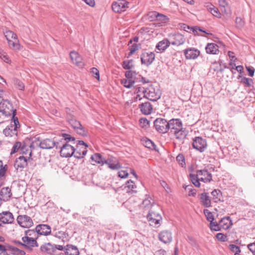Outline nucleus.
Segmentation results:
<instances>
[{"instance_id":"4be33fe9","label":"nucleus","mask_w":255,"mask_h":255,"mask_svg":"<svg viewBox=\"0 0 255 255\" xmlns=\"http://www.w3.org/2000/svg\"><path fill=\"white\" fill-rule=\"evenodd\" d=\"M139 108L142 114L145 115H148L151 113L152 111V107L151 104L148 102L142 103L139 105Z\"/></svg>"},{"instance_id":"72a5a7b5","label":"nucleus","mask_w":255,"mask_h":255,"mask_svg":"<svg viewBox=\"0 0 255 255\" xmlns=\"http://www.w3.org/2000/svg\"><path fill=\"white\" fill-rule=\"evenodd\" d=\"M9 253H6V255H25V253L24 251L20 250L17 248L9 247Z\"/></svg>"},{"instance_id":"7ed1b4c3","label":"nucleus","mask_w":255,"mask_h":255,"mask_svg":"<svg viewBox=\"0 0 255 255\" xmlns=\"http://www.w3.org/2000/svg\"><path fill=\"white\" fill-rule=\"evenodd\" d=\"M14 111L16 113L15 109H13L12 104L7 100L2 99L0 102V112L5 116H12Z\"/></svg>"},{"instance_id":"2f4dec72","label":"nucleus","mask_w":255,"mask_h":255,"mask_svg":"<svg viewBox=\"0 0 255 255\" xmlns=\"http://www.w3.org/2000/svg\"><path fill=\"white\" fill-rule=\"evenodd\" d=\"M170 44V42L167 39H163L157 43L156 48L160 51H163L169 46Z\"/></svg>"},{"instance_id":"6e6552de","label":"nucleus","mask_w":255,"mask_h":255,"mask_svg":"<svg viewBox=\"0 0 255 255\" xmlns=\"http://www.w3.org/2000/svg\"><path fill=\"white\" fill-rule=\"evenodd\" d=\"M147 218L149 222L150 225L152 226H158L159 224V222L162 219L159 213L155 212L153 209H150L148 211Z\"/></svg>"},{"instance_id":"a211bd4d","label":"nucleus","mask_w":255,"mask_h":255,"mask_svg":"<svg viewBox=\"0 0 255 255\" xmlns=\"http://www.w3.org/2000/svg\"><path fill=\"white\" fill-rule=\"evenodd\" d=\"M70 56L72 61L76 65L80 67H82L84 66L82 58L77 52L74 51L71 52Z\"/></svg>"},{"instance_id":"052dcab7","label":"nucleus","mask_w":255,"mask_h":255,"mask_svg":"<svg viewBox=\"0 0 255 255\" xmlns=\"http://www.w3.org/2000/svg\"><path fill=\"white\" fill-rule=\"evenodd\" d=\"M81 154V150L80 149V150H78V147L77 148V149L74 147V152L72 155H73L74 157L78 159L82 158V155Z\"/></svg>"},{"instance_id":"4d7b16f0","label":"nucleus","mask_w":255,"mask_h":255,"mask_svg":"<svg viewBox=\"0 0 255 255\" xmlns=\"http://www.w3.org/2000/svg\"><path fill=\"white\" fill-rule=\"evenodd\" d=\"M176 160L182 167L185 165V158L183 154H178L176 157Z\"/></svg>"},{"instance_id":"f03ea898","label":"nucleus","mask_w":255,"mask_h":255,"mask_svg":"<svg viewBox=\"0 0 255 255\" xmlns=\"http://www.w3.org/2000/svg\"><path fill=\"white\" fill-rule=\"evenodd\" d=\"M16 112L14 111L11 123L3 130V133L6 136H12L17 134V128L19 127L18 118L15 117Z\"/></svg>"},{"instance_id":"a18cd8bd","label":"nucleus","mask_w":255,"mask_h":255,"mask_svg":"<svg viewBox=\"0 0 255 255\" xmlns=\"http://www.w3.org/2000/svg\"><path fill=\"white\" fill-rule=\"evenodd\" d=\"M150 122L146 118H142L139 120L140 127L142 128H147L149 127Z\"/></svg>"},{"instance_id":"473e14b6","label":"nucleus","mask_w":255,"mask_h":255,"mask_svg":"<svg viewBox=\"0 0 255 255\" xmlns=\"http://www.w3.org/2000/svg\"><path fill=\"white\" fill-rule=\"evenodd\" d=\"M8 46L10 48L15 50H19L20 49V46L17 37L16 38H14L12 40L8 41Z\"/></svg>"},{"instance_id":"49530a36","label":"nucleus","mask_w":255,"mask_h":255,"mask_svg":"<svg viewBox=\"0 0 255 255\" xmlns=\"http://www.w3.org/2000/svg\"><path fill=\"white\" fill-rule=\"evenodd\" d=\"M233 225L232 221L229 216L224 217V230L229 229Z\"/></svg>"},{"instance_id":"39448f33","label":"nucleus","mask_w":255,"mask_h":255,"mask_svg":"<svg viewBox=\"0 0 255 255\" xmlns=\"http://www.w3.org/2000/svg\"><path fill=\"white\" fill-rule=\"evenodd\" d=\"M154 127L156 131L161 133L168 131V122L163 118H157L153 122Z\"/></svg>"},{"instance_id":"cd10ccee","label":"nucleus","mask_w":255,"mask_h":255,"mask_svg":"<svg viewBox=\"0 0 255 255\" xmlns=\"http://www.w3.org/2000/svg\"><path fill=\"white\" fill-rule=\"evenodd\" d=\"M66 255H79L78 248L72 245H68L65 248Z\"/></svg>"},{"instance_id":"c9c22d12","label":"nucleus","mask_w":255,"mask_h":255,"mask_svg":"<svg viewBox=\"0 0 255 255\" xmlns=\"http://www.w3.org/2000/svg\"><path fill=\"white\" fill-rule=\"evenodd\" d=\"M135 188L134 183L131 180H128L125 186V189L127 191V192H135L134 189Z\"/></svg>"},{"instance_id":"0e129e2a","label":"nucleus","mask_w":255,"mask_h":255,"mask_svg":"<svg viewBox=\"0 0 255 255\" xmlns=\"http://www.w3.org/2000/svg\"><path fill=\"white\" fill-rule=\"evenodd\" d=\"M62 136L64 138V140H66L67 142L74 141L75 140V138L74 137L71 136L69 134L63 133Z\"/></svg>"},{"instance_id":"412c9836","label":"nucleus","mask_w":255,"mask_h":255,"mask_svg":"<svg viewBox=\"0 0 255 255\" xmlns=\"http://www.w3.org/2000/svg\"><path fill=\"white\" fill-rule=\"evenodd\" d=\"M12 196L11 189L8 187L2 188L0 191V200L3 201L9 200Z\"/></svg>"},{"instance_id":"58836bf2","label":"nucleus","mask_w":255,"mask_h":255,"mask_svg":"<svg viewBox=\"0 0 255 255\" xmlns=\"http://www.w3.org/2000/svg\"><path fill=\"white\" fill-rule=\"evenodd\" d=\"M4 36L7 41H9L11 40H12L14 38H16L17 37V35L15 33L12 32L11 30H6L4 32Z\"/></svg>"},{"instance_id":"f8f14e48","label":"nucleus","mask_w":255,"mask_h":255,"mask_svg":"<svg viewBox=\"0 0 255 255\" xmlns=\"http://www.w3.org/2000/svg\"><path fill=\"white\" fill-rule=\"evenodd\" d=\"M60 149V155L62 157H70L72 156L74 152V147L68 143L63 144L62 146H58Z\"/></svg>"},{"instance_id":"9d476101","label":"nucleus","mask_w":255,"mask_h":255,"mask_svg":"<svg viewBox=\"0 0 255 255\" xmlns=\"http://www.w3.org/2000/svg\"><path fill=\"white\" fill-rule=\"evenodd\" d=\"M192 145L194 148L200 152H203L206 148L207 144L205 139L198 136L193 139Z\"/></svg>"},{"instance_id":"09e8293b","label":"nucleus","mask_w":255,"mask_h":255,"mask_svg":"<svg viewBox=\"0 0 255 255\" xmlns=\"http://www.w3.org/2000/svg\"><path fill=\"white\" fill-rule=\"evenodd\" d=\"M143 145L145 147L151 149H155V144L150 139H146L143 141Z\"/></svg>"},{"instance_id":"bb28decb","label":"nucleus","mask_w":255,"mask_h":255,"mask_svg":"<svg viewBox=\"0 0 255 255\" xmlns=\"http://www.w3.org/2000/svg\"><path fill=\"white\" fill-rule=\"evenodd\" d=\"M185 41L184 36L180 33L175 34L173 37V40L170 43L173 45H180L183 44Z\"/></svg>"},{"instance_id":"e433bc0d","label":"nucleus","mask_w":255,"mask_h":255,"mask_svg":"<svg viewBox=\"0 0 255 255\" xmlns=\"http://www.w3.org/2000/svg\"><path fill=\"white\" fill-rule=\"evenodd\" d=\"M151 198L150 197H148L147 198L143 200L142 203V207L149 209L150 208H153L154 207L158 208L157 206L153 205L151 200Z\"/></svg>"},{"instance_id":"6ab92c4d","label":"nucleus","mask_w":255,"mask_h":255,"mask_svg":"<svg viewBox=\"0 0 255 255\" xmlns=\"http://www.w3.org/2000/svg\"><path fill=\"white\" fill-rule=\"evenodd\" d=\"M200 54V51L194 48H190L184 50V55L187 59H195Z\"/></svg>"},{"instance_id":"864d4df0","label":"nucleus","mask_w":255,"mask_h":255,"mask_svg":"<svg viewBox=\"0 0 255 255\" xmlns=\"http://www.w3.org/2000/svg\"><path fill=\"white\" fill-rule=\"evenodd\" d=\"M210 228L211 230H214L215 231L221 230L219 224H218L217 222H214L213 221L210 222Z\"/></svg>"},{"instance_id":"9b49d317","label":"nucleus","mask_w":255,"mask_h":255,"mask_svg":"<svg viewBox=\"0 0 255 255\" xmlns=\"http://www.w3.org/2000/svg\"><path fill=\"white\" fill-rule=\"evenodd\" d=\"M16 220L18 224L22 228H29L33 225L31 218L26 215L18 216Z\"/></svg>"},{"instance_id":"b1692460","label":"nucleus","mask_w":255,"mask_h":255,"mask_svg":"<svg viewBox=\"0 0 255 255\" xmlns=\"http://www.w3.org/2000/svg\"><path fill=\"white\" fill-rule=\"evenodd\" d=\"M199 196V200L204 207L208 208L211 206V199L208 193L203 192Z\"/></svg>"},{"instance_id":"20e7f679","label":"nucleus","mask_w":255,"mask_h":255,"mask_svg":"<svg viewBox=\"0 0 255 255\" xmlns=\"http://www.w3.org/2000/svg\"><path fill=\"white\" fill-rule=\"evenodd\" d=\"M68 122L78 134L82 136L87 135V132L80 122L78 121L74 117H69L68 118Z\"/></svg>"},{"instance_id":"de8ad7c7","label":"nucleus","mask_w":255,"mask_h":255,"mask_svg":"<svg viewBox=\"0 0 255 255\" xmlns=\"http://www.w3.org/2000/svg\"><path fill=\"white\" fill-rule=\"evenodd\" d=\"M203 212L207 221L210 222L214 221V218L212 212L208 209H204Z\"/></svg>"},{"instance_id":"423d86ee","label":"nucleus","mask_w":255,"mask_h":255,"mask_svg":"<svg viewBox=\"0 0 255 255\" xmlns=\"http://www.w3.org/2000/svg\"><path fill=\"white\" fill-rule=\"evenodd\" d=\"M142 91L144 94L143 97L150 101H156L160 98V92L158 90L156 91L152 86Z\"/></svg>"},{"instance_id":"ea45409f","label":"nucleus","mask_w":255,"mask_h":255,"mask_svg":"<svg viewBox=\"0 0 255 255\" xmlns=\"http://www.w3.org/2000/svg\"><path fill=\"white\" fill-rule=\"evenodd\" d=\"M209 8L210 10L211 13L215 16L217 17H221V13L219 11V9L215 7L214 5L210 4L209 5H208Z\"/></svg>"},{"instance_id":"f257e3e1","label":"nucleus","mask_w":255,"mask_h":255,"mask_svg":"<svg viewBox=\"0 0 255 255\" xmlns=\"http://www.w3.org/2000/svg\"><path fill=\"white\" fill-rule=\"evenodd\" d=\"M168 131L173 134L178 140L184 139L188 134V131L183 128L182 121L179 119H172L168 121Z\"/></svg>"},{"instance_id":"8fccbe9b","label":"nucleus","mask_w":255,"mask_h":255,"mask_svg":"<svg viewBox=\"0 0 255 255\" xmlns=\"http://www.w3.org/2000/svg\"><path fill=\"white\" fill-rule=\"evenodd\" d=\"M0 58L3 60L5 62L9 63L10 62L9 58L7 54L0 48Z\"/></svg>"},{"instance_id":"dca6fc26","label":"nucleus","mask_w":255,"mask_h":255,"mask_svg":"<svg viewBox=\"0 0 255 255\" xmlns=\"http://www.w3.org/2000/svg\"><path fill=\"white\" fill-rule=\"evenodd\" d=\"M35 230L38 235L47 236L51 233V228L49 226L45 224H41L37 225Z\"/></svg>"},{"instance_id":"603ef678","label":"nucleus","mask_w":255,"mask_h":255,"mask_svg":"<svg viewBox=\"0 0 255 255\" xmlns=\"http://www.w3.org/2000/svg\"><path fill=\"white\" fill-rule=\"evenodd\" d=\"M132 63V60L124 61L123 62V67L125 69L130 70L133 67Z\"/></svg>"},{"instance_id":"3c124183","label":"nucleus","mask_w":255,"mask_h":255,"mask_svg":"<svg viewBox=\"0 0 255 255\" xmlns=\"http://www.w3.org/2000/svg\"><path fill=\"white\" fill-rule=\"evenodd\" d=\"M14 83L16 87L20 90H24V85L22 82L17 79H14Z\"/></svg>"},{"instance_id":"c85d7f7f","label":"nucleus","mask_w":255,"mask_h":255,"mask_svg":"<svg viewBox=\"0 0 255 255\" xmlns=\"http://www.w3.org/2000/svg\"><path fill=\"white\" fill-rule=\"evenodd\" d=\"M206 51L207 53L217 54L219 53L218 46L215 43H208L206 47Z\"/></svg>"},{"instance_id":"393cba45","label":"nucleus","mask_w":255,"mask_h":255,"mask_svg":"<svg viewBox=\"0 0 255 255\" xmlns=\"http://www.w3.org/2000/svg\"><path fill=\"white\" fill-rule=\"evenodd\" d=\"M27 164V159L24 156H19L14 163V167L18 169V168H23Z\"/></svg>"},{"instance_id":"7c9ffc66","label":"nucleus","mask_w":255,"mask_h":255,"mask_svg":"<svg viewBox=\"0 0 255 255\" xmlns=\"http://www.w3.org/2000/svg\"><path fill=\"white\" fill-rule=\"evenodd\" d=\"M91 159L93 161L101 165H104L105 164V162H104V161L106 160V159L103 158L100 153H95L93 154L91 156Z\"/></svg>"},{"instance_id":"69168bd1","label":"nucleus","mask_w":255,"mask_h":255,"mask_svg":"<svg viewBox=\"0 0 255 255\" xmlns=\"http://www.w3.org/2000/svg\"><path fill=\"white\" fill-rule=\"evenodd\" d=\"M91 72L94 75H95V77L98 80H100V74L99 70L95 67H93L91 69Z\"/></svg>"},{"instance_id":"4468645a","label":"nucleus","mask_w":255,"mask_h":255,"mask_svg":"<svg viewBox=\"0 0 255 255\" xmlns=\"http://www.w3.org/2000/svg\"><path fill=\"white\" fill-rule=\"evenodd\" d=\"M23 247L25 248L32 250L34 247H37L38 244L36 242V239L28 237H23L22 238Z\"/></svg>"},{"instance_id":"a19ab883","label":"nucleus","mask_w":255,"mask_h":255,"mask_svg":"<svg viewBox=\"0 0 255 255\" xmlns=\"http://www.w3.org/2000/svg\"><path fill=\"white\" fill-rule=\"evenodd\" d=\"M24 237H28L37 240L38 236L36 230H27L25 231Z\"/></svg>"},{"instance_id":"f3484780","label":"nucleus","mask_w":255,"mask_h":255,"mask_svg":"<svg viewBox=\"0 0 255 255\" xmlns=\"http://www.w3.org/2000/svg\"><path fill=\"white\" fill-rule=\"evenodd\" d=\"M158 238L164 244L170 243L172 240L171 233L166 230L163 231L159 234Z\"/></svg>"},{"instance_id":"bf43d9fd","label":"nucleus","mask_w":255,"mask_h":255,"mask_svg":"<svg viewBox=\"0 0 255 255\" xmlns=\"http://www.w3.org/2000/svg\"><path fill=\"white\" fill-rule=\"evenodd\" d=\"M158 12H157L156 11H152V12H149V13L148 14V19L150 21L157 20V14H158Z\"/></svg>"},{"instance_id":"1a4fd4ad","label":"nucleus","mask_w":255,"mask_h":255,"mask_svg":"<svg viewBox=\"0 0 255 255\" xmlns=\"http://www.w3.org/2000/svg\"><path fill=\"white\" fill-rule=\"evenodd\" d=\"M129 2L125 0H118L114 1L112 5L113 10L117 13H121L126 11L128 8Z\"/></svg>"},{"instance_id":"774afa93","label":"nucleus","mask_w":255,"mask_h":255,"mask_svg":"<svg viewBox=\"0 0 255 255\" xmlns=\"http://www.w3.org/2000/svg\"><path fill=\"white\" fill-rule=\"evenodd\" d=\"M138 47L136 44H133L130 49V52L128 54V56L132 55L136 50H138Z\"/></svg>"},{"instance_id":"a878e982","label":"nucleus","mask_w":255,"mask_h":255,"mask_svg":"<svg viewBox=\"0 0 255 255\" xmlns=\"http://www.w3.org/2000/svg\"><path fill=\"white\" fill-rule=\"evenodd\" d=\"M40 249L42 252L46 253L49 255H53L55 253L54 245H52L50 243H47L41 246Z\"/></svg>"},{"instance_id":"6e6d98bb","label":"nucleus","mask_w":255,"mask_h":255,"mask_svg":"<svg viewBox=\"0 0 255 255\" xmlns=\"http://www.w3.org/2000/svg\"><path fill=\"white\" fill-rule=\"evenodd\" d=\"M136 75V73L131 70H128L125 73V76L127 79H133L134 77Z\"/></svg>"},{"instance_id":"e2e57ef3","label":"nucleus","mask_w":255,"mask_h":255,"mask_svg":"<svg viewBox=\"0 0 255 255\" xmlns=\"http://www.w3.org/2000/svg\"><path fill=\"white\" fill-rule=\"evenodd\" d=\"M230 250L235 254L240 253L241 252V250L238 246H237L235 245H230L229 246Z\"/></svg>"},{"instance_id":"680f3d73","label":"nucleus","mask_w":255,"mask_h":255,"mask_svg":"<svg viewBox=\"0 0 255 255\" xmlns=\"http://www.w3.org/2000/svg\"><path fill=\"white\" fill-rule=\"evenodd\" d=\"M236 23L239 28H241L244 25V21L241 17H237L236 19Z\"/></svg>"},{"instance_id":"4c0bfd02","label":"nucleus","mask_w":255,"mask_h":255,"mask_svg":"<svg viewBox=\"0 0 255 255\" xmlns=\"http://www.w3.org/2000/svg\"><path fill=\"white\" fill-rule=\"evenodd\" d=\"M190 177L191 182L196 187L200 186V183L199 182V181L201 180L199 179L200 177L197 176V173L196 174V175L190 174Z\"/></svg>"},{"instance_id":"f704fd0d","label":"nucleus","mask_w":255,"mask_h":255,"mask_svg":"<svg viewBox=\"0 0 255 255\" xmlns=\"http://www.w3.org/2000/svg\"><path fill=\"white\" fill-rule=\"evenodd\" d=\"M212 196V200L215 202H218L221 201V199L222 197V192L220 190L215 189L211 192Z\"/></svg>"},{"instance_id":"5701e85b","label":"nucleus","mask_w":255,"mask_h":255,"mask_svg":"<svg viewBox=\"0 0 255 255\" xmlns=\"http://www.w3.org/2000/svg\"><path fill=\"white\" fill-rule=\"evenodd\" d=\"M105 164L108 165V167L112 170H117L121 168V165L116 158L112 157L104 161Z\"/></svg>"},{"instance_id":"2eb2a0df","label":"nucleus","mask_w":255,"mask_h":255,"mask_svg":"<svg viewBox=\"0 0 255 255\" xmlns=\"http://www.w3.org/2000/svg\"><path fill=\"white\" fill-rule=\"evenodd\" d=\"M14 221V218L11 213L8 211L0 213V222L3 224H10ZM1 225L0 224V226Z\"/></svg>"},{"instance_id":"37998d69","label":"nucleus","mask_w":255,"mask_h":255,"mask_svg":"<svg viewBox=\"0 0 255 255\" xmlns=\"http://www.w3.org/2000/svg\"><path fill=\"white\" fill-rule=\"evenodd\" d=\"M6 165L3 166L2 162L0 160V181H3L4 179V176L6 170Z\"/></svg>"},{"instance_id":"13d9d810","label":"nucleus","mask_w":255,"mask_h":255,"mask_svg":"<svg viewBox=\"0 0 255 255\" xmlns=\"http://www.w3.org/2000/svg\"><path fill=\"white\" fill-rule=\"evenodd\" d=\"M21 146V144L20 142H19V141L16 142L14 144V145L12 147V148L10 152V154H14V153L18 151V150L20 148Z\"/></svg>"},{"instance_id":"c756f323","label":"nucleus","mask_w":255,"mask_h":255,"mask_svg":"<svg viewBox=\"0 0 255 255\" xmlns=\"http://www.w3.org/2000/svg\"><path fill=\"white\" fill-rule=\"evenodd\" d=\"M228 55L230 61L229 64V67H227L226 66H224V68H227L228 69H233L234 67L236 66V64L235 62L237 61V58H236L235 53L232 51H229L228 52Z\"/></svg>"},{"instance_id":"ddd939ff","label":"nucleus","mask_w":255,"mask_h":255,"mask_svg":"<svg viewBox=\"0 0 255 255\" xmlns=\"http://www.w3.org/2000/svg\"><path fill=\"white\" fill-rule=\"evenodd\" d=\"M155 59V54L153 52H144L140 55V59L142 64L147 66L151 65Z\"/></svg>"},{"instance_id":"338daca9","label":"nucleus","mask_w":255,"mask_h":255,"mask_svg":"<svg viewBox=\"0 0 255 255\" xmlns=\"http://www.w3.org/2000/svg\"><path fill=\"white\" fill-rule=\"evenodd\" d=\"M192 185H188L185 187V189L189 190V196H195L196 195V191L194 189H192Z\"/></svg>"},{"instance_id":"c03bdc74","label":"nucleus","mask_w":255,"mask_h":255,"mask_svg":"<svg viewBox=\"0 0 255 255\" xmlns=\"http://www.w3.org/2000/svg\"><path fill=\"white\" fill-rule=\"evenodd\" d=\"M226 14L227 17H230L232 15V10L228 3L224 0V15ZM225 16L224 15V17Z\"/></svg>"},{"instance_id":"79ce46f5","label":"nucleus","mask_w":255,"mask_h":255,"mask_svg":"<svg viewBox=\"0 0 255 255\" xmlns=\"http://www.w3.org/2000/svg\"><path fill=\"white\" fill-rule=\"evenodd\" d=\"M121 83L126 88H130L132 87L134 84V81L133 79H123L121 80Z\"/></svg>"},{"instance_id":"5fc2aeb1","label":"nucleus","mask_w":255,"mask_h":255,"mask_svg":"<svg viewBox=\"0 0 255 255\" xmlns=\"http://www.w3.org/2000/svg\"><path fill=\"white\" fill-rule=\"evenodd\" d=\"M157 15V20L160 21L162 23H166L167 22L169 18L165 15H163L162 14L158 13Z\"/></svg>"},{"instance_id":"aec40b11","label":"nucleus","mask_w":255,"mask_h":255,"mask_svg":"<svg viewBox=\"0 0 255 255\" xmlns=\"http://www.w3.org/2000/svg\"><path fill=\"white\" fill-rule=\"evenodd\" d=\"M197 176H199L201 181L204 182H209L212 179V175L207 170H199L197 171Z\"/></svg>"},{"instance_id":"0eeeda50","label":"nucleus","mask_w":255,"mask_h":255,"mask_svg":"<svg viewBox=\"0 0 255 255\" xmlns=\"http://www.w3.org/2000/svg\"><path fill=\"white\" fill-rule=\"evenodd\" d=\"M37 141H35L37 145H38L40 148L43 149H51L55 147L58 149V143H56L54 140L52 139L46 138L40 141L39 138H36Z\"/></svg>"}]
</instances>
